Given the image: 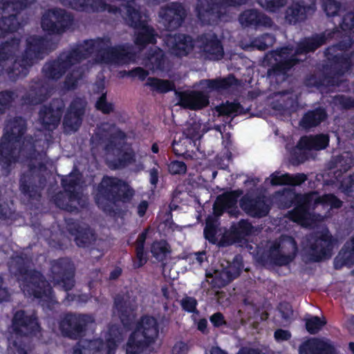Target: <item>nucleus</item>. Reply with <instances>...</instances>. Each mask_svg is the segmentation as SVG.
I'll return each mask as SVG.
<instances>
[{
	"instance_id": "obj_1",
	"label": "nucleus",
	"mask_w": 354,
	"mask_h": 354,
	"mask_svg": "<svg viewBox=\"0 0 354 354\" xmlns=\"http://www.w3.org/2000/svg\"><path fill=\"white\" fill-rule=\"evenodd\" d=\"M64 5H68L72 8L83 11H101L111 10L107 1L110 0H62ZM127 5V21L130 26L136 30L135 43L139 47L146 44H153L156 41L154 30L147 26L148 17L146 14H141L140 9H136L134 5V0H125Z\"/></svg>"
},
{
	"instance_id": "obj_2",
	"label": "nucleus",
	"mask_w": 354,
	"mask_h": 354,
	"mask_svg": "<svg viewBox=\"0 0 354 354\" xmlns=\"http://www.w3.org/2000/svg\"><path fill=\"white\" fill-rule=\"evenodd\" d=\"M101 43L102 41L100 39L86 41L71 52L62 54L57 61L44 66L45 75L48 78L59 79L62 73H66L65 86L68 89L74 88L83 73L80 71V67L77 64L82 58L93 54Z\"/></svg>"
},
{
	"instance_id": "obj_3",
	"label": "nucleus",
	"mask_w": 354,
	"mask_h": 354,
	"mask_svg": "<svg viewBox=\"0 0 354 354\" xmlns=\"http://www.w3.org/2000/svg\"><path fill=\"white\" fill-rule=\"evenodd\" d=\"M6 132L0 142V166L8 170L18 158L33 149L32 138L24 137L26 122L22 118L10 121L6 126Z\"/></svg>"
},
{
	"instance_id": "obj_4",
	"label": "nucleus",
	"mask_w": 354,
	"mask_h": 354,
	"mask_svg": "<svg viewBox=\"0 0 354 354\" xmlns=\"http://www.w3.org/2000/svg\"><path fill=\"white\" fill-rule=\"evenodd\" d=\"M46 43L45 39L35 37H30L27 40L26 59L13 62V58L8 55L15 53L18 49L19 41L13 39L10 42H6L0 46V62H4L2 66L6 68V70L11 78L26 76L27 68L33 64L35 59H40V54L47 50Z\"/></svg>"
},
{
	"instance_id": "obj_5",
	"label": "nucleus",
	"mask_w": 354,
	"mask_h": 354,
	"mask_svg": "<svg viewBox=\"0 0 354 354\" xmlns=\"http://www.w3.org/2000/svg\"><path fill=\"white\" fill-rule=\"evenodd\" d=\"M290 195L293 196L297 207L293 211L289 212L290 219L304 227H312L315 222L322 221L324 218V216L320 215H312L310 212L311 207L314 208L318 205H322L324 207L338 208L342 203L333 194L319 196L316 192H312L306 195L295 194H290Z\"/></svg>"
},
{
	"instance_id": "obj_6",
	"label": "nucleus",
	"mask_w": 354,
	"mask_h": 354,
	"mask_svg": "<svg viewBox=\"0 0 354 354\" xmlns=\"http://www.w3.org/2000/svg\"><path fill=\"white\" fill-rule=\"evenodd\" d=\"M134 190L127 183L116 178L104 177L95 194L96 203L104 211L118 202L127 203L131 200Z\"/></svg>"
},
{
	"instance_id": "obj_7",
	"label": "nucleus",
	"mask_w": 354,
	"mask_h": 354,
	"mask_svg": "<svg viewBox=\"0 0 354 354\" xmlns=\"http://www.w3.org/2000/svg\"><path fill=\"white\" fill-rule=\"evenodd\" d=\"M157 320L145 316L136 322L126 344L127 354H140L149 345L154 343L158 336Z\"/></svg>"
},
{
	"instance_id": "obj_8",
	"label": "nucleus",
	"mask_w": 354,
	"mask_h": 354,
	"mask_svg": "<svg viewBox=\"0 0 354 354\" xmlns=\"http://www.w3.org/2000/svg\"><path fill=\"white\" fill-rule=\"evenodd\" d=\"M12 329L13 334L9 338V349L15 354H28L22 347L23 336L36 333L39 330V326L33 315H28L23 310L17 311L13 317Z\"/></svg>"
},
{
	"instance_id": "obj_9",
	"label": "nucleus",
	"mask_w": 354,
	"mask_h": 354,
	"mask_svg": "<svg viewBox=\"0 0 354 354\" xmlns=\"http://www.w3.org/2000/svg\"><path fill=\"white\" fill-rule=\"evenodd\" d=\"M325 41L326 37L324 35H317L315 37L306 39L301 41L294 53L292 48L285 47L272 53L270 55L276 62L277 68L283 71L290 68L299 61V59L296 57L297 55L315 50L324 44Z\"/></svg>"
},
{
	"instance_id": "obj_10",
	"label": "nucleus",
	"mask_w": 354,
	"mask_h": 354,
	"mask_svg": "<svg viewBox=\"0 0 354 354\" xmlns=\"http://www.w3.org/2000/svg\"><path fill=\"white\" fill-rule=\"evenodd\" d=\"M17 274L21 288L26 295H32L43 301L52 299L51 288L46 281L42 280L39 272L20 268Z\"/></svg>"
},
{
	"instance_id": "obj_11",
	"label": "nucleus",
	"mask_w": 354,
	"mask_h": 354,
	"mask_svg": "<svg viewBox=\"0 0 354 354\" xmlns=\"http://www.w3.org/2000/svg\"><path fill=\"white\" fill-rule=\"evenodd\" d=\"M297 246L290 236H282L271 243L268 252L270 261L277 265H286L295 257Z\"/></svg>"
},
{
	"instance_id": "obj_12",
	"label": "nucleus",
	"mask_w": 354,
	"mask_h": 354,
	"mask_svg": "<svg viewBox=\"0 0 354 354\" xmlns=\"http://www.w3.org/2000/svg\"><path fill=\"white\" fill-rule=\"evenodd\" d=\"M212 6L208 0H199L196 6V12L198 19L203 23L212 24L222 17V10H226L225 6L240 5L246 0H210Z\"/></svg>"
},
{
	"instance_id": "obj_13",
	"label": "nucleus",
	"mask_w": 354,
	"mask_h": 354,
	"mask_svg": "<svg viewBox=\"0 0 354 354\" xmlns=\"http://www.w3.org/2000/svg\"><path fill=\"white\" fill-rule=\"evenodd\" d=\"M34 1L35 0H1L0 1V15H2V19L0 20V36L6 32L16 30L19 26L15 19V14L10 12L22 10Z\"/></svg>"
},
{
	"instance_id": "obj_14",
	"label": "nucleus",
	"mask_w": 354,
	"mask_h": 354,
	"mask_svg": "<svg viewBox=\"0 0 354 354\" xmlns=\"http://www.w3.org/2000/svg\"><path fill=\"white\" fill-rule=\"evenodd\" d=\"M94 323L93 318L85 315H68L60 324V329L63 334L73 339L83 335L84 331Z\"/></svg>"
},
{
	"instance_id": "obj_15",
	"label": "nucleus",
	"mask_w": 354,
	"mask_h": 354,
	"mask_svg": "<svg viewBox=\"0 0 354 354\" xmlns=\"http://www.w3.org/2000/svg\"><path fill=\"white\" fill-rule=\"evenodd\" d=\"M309 241L310 245L308 248L304 246V249L313 261H318L331 256L333 241L328 230L322 232L317 239L311 238Z\"/></svg>"
},
{
	"instance_id": "obj_16",
	"label": "nucleus",
	"mask_w": 354,
	"mask_h": 354,
	"mask_svg": "<svg viewBox=\"0 0 354 354\" xmlns=\"http://www.w3.org/2000/svg\"><path fill=\"white\" fill-rule=\"evenodd\" d=\"M72 22V18L63 10H53L46 12L41 20V27L44 30L53 33L64 32Z\"/></svg>"
},
{
	"instance_id": "obj_17",
	"label": "nucleus",
	"mask_w": 354,
	"mask_h": 354,
	"mask_svg": "<svg viewBox=\"0 0 354 354\" xmlns=\"http://www.w3.org/2000/svg\"><path fill=\"white\" fill-rule=\"evenodd\" d=\"M221 269L214 270L213 273H207V277L212 278L211 283L217 287L224 286L234 279L236 278L242 269L241 261L238 257L230 263L226 262V265L221 264Z\"/></svg>"
},
{
	"instance_id": "obj_18",
	"label": "nucleus",
	"mask_w": 354,
	"mask_h": 354,
	"mask_svg": "<svg viewBox=\"0 0 354 354\" xmlns=\"http://www.w3.org/2000/svg\"><path fill=\"white\" fill-rule=\"evenodd\" d=\"M196 48L206 58L220 59L223 56V48L216 35L207 33L196 41Z\"/></svg>"
},
{
	"instance_id": "obj_19",
	"label": "nucleus",
	"mask_w": 354,
	"mask_h": 354,
	"mask_svg": "<svg viewBox=\"0 0 354 354\" xmlns=\"http://www.w3.org/2000/svg\"><path fill=\"white\" fill-rule=\"evenodd\" d=\"M120 342L119 338H109L106 343V347L104 348V344L100 339L88 341L86 339L80 340L75 348L73 354H97L100 351L104 350L106 354H111L113 352Z\"/></svg>"
},
{
	"instance_id": "obj_20",
	"label": "nucleus",
	"mask_w": 354,
	"mask_h": 354,
	"mask_svg": "<svg viewBox=\"0 0 354 354\" xmlns=\"http://www.w3.org/2000/svg\"><path fill=\"white\" fill-rule=\"evenodd\" d=\"M98 54L100 55L101 58L96 62L100 63L124 64L135 59L134 55L130 51L129 47L124 48V46L101 49Z\"/></svg>"
},
{
	"instance_id": "obj_21",
	"label": "nucleus",
	"mask_w": 354,
	"mask_h": 354,
	"mask_svg": "<svg viewBox=\"0 0 354 354\" xmlns=\"http://www.w3.org/2000/svg\"><path fill=\"white\" fill-rule=\"evenodd\" d=\"M159 17L168 29H176L181 25L185 17V10L181 4L171 3L161 8Z\"/></svg>"
},
{
	"instance_id": "obj_22",
	"label": "nucleus",
	"mask_w": 354,
	"mask_h": 354,
	"mask_svg": "<svg viewBox=\"0 0 354 354\" xmlns=\"http://www.w3.org/2000/svg\"><path fill=\"white\" fill-rule=\"evenodd\" d=\"M165 41L170 53L178 57L187 55L196 48V41L194 44L192 38L185 35H169Z\"/></svg>"
},
{
	"instance_id": "obj_23",
	"label": "nucleus",
	"mask_w": 354,
	"mask_h": 354,
	"mask_svg": "<svg viewBox=\"0 0 354 354\" xmlns=\"http://www.w3.org/2000/svg\"><path fill=\"white\" fill-rule=\"evenodd\" d=\"M64 103L60 100H54L49 107H44L39 113V119L46 129L53 130L59 124Z\"/></svg>"
},
{
	"instance_id": "obj_24",
	"label": "nucleus",
	"mask_w": 354,
	"mask_h": 354,
	"mask_svg": "<svg viewBox=\"0 0 354 354\" xmlns=\"http://www.w3.org/2000/svg\"><path fill=\"white\" fill-rule=\"evenodd\" d=\"M240 207L247 214L253 217L265 216L269 212V206L263 198L249 194L241 199Z\"/></svg>"
},
{
	"instance_id": "obj_25",
	"label": "nucleus",
	"mask_w": 354,
	"mask_h": 354,
	"mask_svg": "<svg viewBox=\"0 0 354 354\" xmlns=\"http://www.w3.org/2000/svg\"><path fill=\"white\" fill-rule=\"evenodd\" d=\"M240 195L239 192H232L218 196L214 205V214L221 216L225 210L230 215L236 216L239 212L236 205Z\"/></svg>"
},
{
	"instance_id": "obj_26",
	"label": "nucleus",
	"mask_w": 354,
	"mask_h": 354,
	"mask_svg": "<svg viewBox=\"0 0 354 354\" xmlns=\"http://www.w3.org/2000/svg\"><path fill=\"white\" fill-rule=\"evenodd\" d=\"M335 348L330 340L311 338L304 342L299 349V354H334Z\"/></svg>"
},
{
	"instance_id": "obj_27",
	"label": "nucleus",
	"mask_w": 354,
	"mask_h": 354,
	"mask_svg": "<svg viewBox=\"0 0 354 354\" xmlns=\"http://www.w3.org/2000/svg\"><path fill=\"white\" fill-rule=\"evenodd\" d=\"M315 10V2L308 4L305 1H296L288 8L286 19L290 24L302 21L310 16Z\"/></svg>"
},
{
	"instance_id": "obj_28",
	"label": "nucleus",
	"mask_w": 354,
	"mask_h": 354,
	"mask_svg": "<svg viewBox=\"0 0 354 354\" xmlns=\"http://www.w3.org/2000/svg\"><path fill=\"white\" fill-rule=\"evenodd\" d=\"M180 104L190 109H201L209 104V96L204 91L184 92L180 94Z\"/></svg>"
},
{
	"instance_id": "obj_29",
	"label": "nucleus",
	"mask_w": 354,
	"mask_h": 354,
	"mask_svg": "<svg viewBox=\"0 0 354 354\" xmlns=\"http://www.w3.org/2000/svg\"><path fill=\"white\" fill-rule=\"evenodd\" d=\"M328 142L329 138L327 135L304 136L300 139L297 149L299 151L321 150L327 147Z\"/></svg>"
},
{
	"instance_id": "obj_30",
	"label": "nucleus",
	"mask_w": 354,
	"mask_h": 354,
	"mask_svg": "<svg viewBox=\"0 0 354 354\" xmlns=\"http://www.w3.org/2000/svg\"><path fill=\"white\" fill-rule=\"evenodd\" d=\"M252 230V226L247 221L241 220L237 224L232 226L230 231L224 236V239L227 244L238 242L249 235Z\"/></svg>"
},
{
	"instance_id": "obj_31",
	"label": "nucleus",
	"mask_w": 354,
	"mask_h": 354,
	"mask_svg": "<svg viewBox=\"0 0 354 354\" xmlns=\"http://www.w3.org/2000/svg\"><path fill=\"white\" fill-rule=\"evenodd\" d=\"M239 21L243 26L257 25L268 26L271 25V20L269 17L255 10L244 11L239 16Z\"/></svg>"
},
{
	"instance_id": "obj_32",
	"label": "nucleus",
	"mask_w": 354,
	"mask_h": 354,
	"mask_svg": "<svg viewBox=\"0 0 354 354\" xmlns=\"http://www.w3.org/2000/svg\"><path fill=\"white\" fill-rule=\"evenodd\" d=\"M306 179V176L304 174L290 175L276 171L270 176V183L273 185H299L305 182Z\"/></svg>"
},
{
	"instance_id": "obj_33",
	"label": "nucleus",
	"mask_w": 354,
	"mask_h": 354,
	"mask_svg": "<svg viewBox=\"0 0 354 354\" xmlns=\"http://www.w3.org/2000/svg\"><path fill=\"white\" fill-rule=\"evenodd\" d=\"M75 104L71 106L70 111L66 114L64 120L65 131L68 133L75 131L81 124L80 116L83 113V105L80 103V107L75 108Z\"/></svg>"
},
{
	"instance_id": "obj_34",
	"label": "nucleus",
	"mask_w": 354,
	"mask_h": 354,
	"mask_svg": "<svg viewBox=\"0 0 354 354\" xmlns=\"http://www.w3.org/2000/svg\"><path fill=\"white\" fill-rule=\"evenodd\" d=\"M234 78L228 77L224 79L218 80H203L200 82L199 84L205 92H211L212 91H221L227 88L233 84Z\"/></svg>"
},
{
	"instance_id": "obj_35",
	"label": "nucleus",
	"mask_w": 354,
	"mask_h": 354,
	"mask_svg": "<svg viewBox=\"0 0 354 354\" xmlns=\"http://www.w3.org/2000/svg\"><path fill=\"white\" fill-rule=\"evenodd\" d=\"M326 117V112L322 109L308 111L304 115L300 122V125L304 128H310L320 124Z\"/></svg>"
},
{
	"instance_id": "obj_36",
	"label": "nucleus",
	"mask_w": 354,
	"mask_h": 354,
	"mask_svg": "<svg viewBox=\"0 0 354 354\" xmlns=\"http://www.w3.org/2000/svg\"><path fill=\"white\" fill-rule=\"evenodd\" d=\"M115 306L114 314H117L124 326L128 325L129 321L134 318L132 309L127 306L126 301H120L119 298L115 299Z\"/></svg>"
},
{
	"instance_id": "obj_37",
	"label": "nucleus",
	"mask_w": 354,
	"mask_h": 354,
	"mask_svg": "<svg viewBox=\"0 0 354 354\" xmlns=\"http://www.w3.org/2000/svg\"><path fill=\"white\" fill-rule=\"evenodd\" d=\"M147 84L153 91L159 93H167L174 90L175 88L174 84L172 82L151 77L147 80Z\"/></svg>"
},
{
	"instance_id": "obj_38",
	"label": "nucleus",
	"mask_w": 354,
	"mask_h": 354,
	"mask_svg": "<svg viewBox=\"0 0 354 354\" xmlns=\"http://www.w3.org/2000/svg\"><path fill=\"white\" fill-rule=\"evenodd\" d=\"M219 115H236L243 113V108L238 103L227 102L216 107Z\"/></svg>"
},
{
	"instance_id": "obj_39",
	"label": "nucleus",
	"mask_w": 354,
	"mask_h": 354,
	"mask_svg": "<svg viewBox=\"0 0 354 354\" xmlns=\"http://www.w3.org/2000/svg\"><path fill=\"white\" fill-rule=\"evenodd\" d=\"M151 252L156 259L162 261L170 252V250L166 241H160L153 243L151 247Z\"/></svg>"
},
{
	"instance_id": "obj_40",
	"label": "nucleus",
	"mask_w": 354,
	"mask_h": 354,
	"mask_svg": "<svg viewBox=\"0 0 354 354\" xmlns=\"http://www.w3.org/2000/svg\"><path fill=\"white\" fill-rule=\"evenodd\" d=\"M147 230L140 234L136 241V257L138 266H142L147 262V256L144 252V244L147 237Z\"/></svg>"
},
{
	"instance_id": "obj_41",
	"label": "nucleus",
	"mask_w": 354,
	"mask_h": 354,
	"mask_svg": "<svg viewBox=\"0 0 354 354\" xmlns=\"http://www.w3.org/2000/svg\"><path fill=\"white\" fill-rule=\"evenodd\" d=\"M326 324V320L324 317L320 318L317 316L310 317L306 320V330L310 334L318 333Z\"/></svg>"
},
{
	"instance_id": "obj_42",
	"label": "nucleus",
	"mask_w": 354,
	"mask_h": 354,
	"mask_svg": "<svg viewBox=\"0 0 354 354\" xmlns=\"http://www.w3.org/2000/svg\"><path fill=\"white\" fill-rule=\"evenodd\" d=\"M334 164V167L339 168L341 171H346L351 167L353 158L349 152H344L335 159Z\"/></svg>"
},
{
	"instance_id": "obj_43",
	"label": "nucleus",
	"mask_w": 354,
	"mask_h": 354,
	"mask_svg": "<svg viewBox=\"0 0 354 354\" xmlns=\"http://www.w3.org/2000/svg\"><path fill=\"white\" fill-rule=\"evenodd\" d=\"M93 233L90 229L78 231L75 234V241L77 245L84 247L93 239Z\"/></svg>"
},
{
	"instance_id": "obj_44",
	"label": "nucleus",
	"mask_w": 354,
	"mask_h": 354,
	"mask_svg": "<svg viewBox=\"0 0 354 354\" xmlns=\"http://www.w3.org/2000/svg\"><path fill=\"white\" fill-rule=\"evenodd\" d=\"M286 1V0H257L262 8L270 12H275L283 7Z\"/></svg>"
},
{
	"instance_id": "obj_45",
	"label": "nucleus",
	"mask_w": 354,
	"mask_h": 354,
	"mask_svg": "<svg viewBox=\"0 0 354 354\" xmlns=\"http://www.w3.org/2000/svg\"><path fill=\"white\" fill-rule=\"evenodd\" d=\"M274 43V38L271 35H264L256 39L252 42V46L259 50H266L272 46Z\"/></svg>"
},
{
	"instance_id": "obj_46",
	"label": "nucleus",
	"mask_w": 354,
	"mask_h": 354,
	"mask_svg": "<svg viewBox=\"0 0 354 354\" xmlns=\"http://www.w3.org/2000/svg\"><path fill=\"white\" fill-rule=\"evenodd\" d=\"M80 176L75 171L62 179V185L67 192H71V188H75L79 184Z\"/></svg>"
},
{
	"instance_id": "obj_47",
	"label": "nucleus",
	"mask_w": 354,
	"mask_h": 354,
	"mask_svg": "<svg viewBox=\"0 0 354 354\" xmlns=\"http://www.w3.org/2000/svg\"><path fill=\"white\" fill-rule=\"evenodd\" d=\"M323 8L328 16H335L339 11L340 3L337 0H324Z\"/></svg>"
},
{
	"instance_id": "obj_48",
	"label": "nucleus",
	"mask_w": 354,
	"mask_h": 354,
	"mask_svg": "<svg viewBox=\"0 0 354 354\" xmlns=\"http://www.w3.org/2000/svg\"><path fill=\"white\" fill-rule=\"evenodd\" d=\"M343 256L347 263H354V238L345 244Z\"/></svg>"
},
{
	"instance_id": "obj_49",
	"label": "nucleus",
	"mask_w": 354,
	"mask_h": 354,
	"mask_svg": "<svg viewBox=\"0 0 354 354\" xmlns=\"http://www.w3.org/2000/svg\"><path fill=\"white\" fill-rule=\"evenodd\" d=\"M56 283L63 287L66 291L71 290L74 285L73 274L71 272L64 273L62 279L56 281Z\"/></svg>"
},
{
	"instance_id": "obj_50",
	"label": "nucleus",
	"mask_w": 354,
	"mask_h": 354,
	"mask_svg": "<svg viewBox=\"0 0 354 354\" xmlns=\"http://www.w3.org/2000/svg\"><path fill=\"white\" fill-rule=\"evenodd\" d=\"M182 308L189 312L193 313L196 309L197 301L192 297H185L180 301Z\"/></svg>"
},
{
	"instance_id": "obj_51",
	"label": "nucleus",
	"mask_w": 354,
	"mask_h": 354,
	"mask_svg": "<svg viewBox=\"0 0 354 354\" xmlns=\"http://www.w3.org/2000/svg\"><path fill=\"white\" fill-rule=\"evenodd\" d=\"M168 170L171 174H182L186 172L187 167L183 162L176 160L168 165Z\"/></svg>"
},
{
	"instance_id": "obj_52",
	"label": "nucleus",
	"mask_w": 354,
	"mask_h": 354,
	"mask_svg": "<svg viewBox=\"0 0 354 354\" xmlns=\"http://www.w3.org/2000/svg\"><path fill=\"white\" fill-rule=\"evenodd\" d=\"M96 108L104 113H109L113 109V105L106 100L105 93H103L96 102Z\"/></svg>"
},
{
	"instance_id": "obj_53",
	"label": "nucleus",
	"mask_w": 354,
	"mask_h": 354,
	"mask_svg": "<svg viewBox=\"0 0 354 354\" xmlns=\"http://www.w3.org/2000/svg\"><path fill=\"white\" fill-rule=\"evenodd\" d=\"M13 100V93L10 92L0 93V113H2Z\"/></svg>"
},
{
	"instance_id": "obj_54",
	"label": "nucleus",
	"mask_w": 354,
	"mask_h": 354,
	"mask_svg": "<svg viewBox=\"0 0 354 354\" xmlns=\"http://www.w3.org/2000/svg\"><path fill=\"white\" fill-rule=\"evenodd\" d=\"M341 28L345 31L354 28V12H349L344 17Z\"/></svg>"
},
{
	"instance_id": "obj_55",
	"label": "nucleus",
	"mask_w": 354,
	"mask_h": 354,
	"mask_svg": "<svg viewBox=\"0 0 354 354\" xmlns=\"http://www.w3.org/2000/svg\"><path fill=\"white\" fill-rule=\"evenodd\" d=\"M354 187V176H349L344 178L341 181V189L343 192H349Z\"/></svg>"
},
{
	"instance_id": "obj_56",
	"label": "nucleus",
	"mask_w": 354,
	"mask_h": 354,
	"mask_svg": "<svg viewBox=\"0 0 354 354\" xmlns=\"http://www.w3.org/2000/svg\"><path fill=\"white\" fill-rule=\"evenodd\" d=\"M204 234L207 239L209 241H214L215 237V227L212 223H211L209 218H207L206 225L204 229Z\"/></svg>"
},
{
	"instance_id": "obj_57",
	"label": "nucleus",
	"mask_w": 354,
	"mask_h": 354,
	"mask_svg": "<svg viewBox=\"0 0 354 354\" xmlns=\"http://www.w3.org/2000/svg\"><path fill=\"white\" fill-rule=\"evenodd\" d=\"M335 104H339L343 108H351L354 106V100L345 97L344 96H337L335 99Z\"/></svg>"
},
{
	"instance_id": "obj_58",
	"label": "nucleus",
	"mask_w": 354,
	"mask_h": 354,
	"mask_svg": "<svg viewBox=\"0 0 354 354\" xmlns=\"http://www.w3.org/2000/svg\"><path fill=\"white\" fill-rule=\"evenodd\" d=\"M133 153L131 150L126 151L122 157L120 159L118 164L116 165L117 167H124L126 165L131 162L133 160Z\"/></svg>"
},
{
	"instance_id": "obj_59",
	"label": "nucleus",
	"mask_w": 354,
	"mask_h": 354,
	"mask_svg": "<svg viewBox=\"0 0 354 354\" xmlns=\"http://www.w3.org/2000/svg\"><path fill=\"white\" fill-rule=\"evenodd\" d=\"M280 311L283 317L287 321L290 320L293 316V311L291 306L288 304H281Z\"/></svg>"
},
{
	"instance_id": "obj_60",
	"label": "nucleus",
	"mask_w": 354,
	"mask_h": 354,
	"mask_svg": "<svg viewBox=\"0 0 354 354\" xmlns=\"http://www.w3.org/2000/svg\"><path fill=\"white\" fill-rule=\"evenodd\" d=\"M127 75L132 77H138L139 79L142 80L148 75V73L142 68L138 67L129 71Z\"/></svg>"
},
{
	"instance_id": "obj_61",
	"label": "nucleus",
	"mask_w": 354,
	"mask_h": 354,
	"mask_svg": "<svg viewBox=\"0 0 354 354\" xmlns=\"http://www.w3.org/2000/svg\"><path fill=\"white\" fill-rule=\"evenodd\" d=\"M290 337V333L288 330L279 329L274 332V338L277 341L288 340Z\"/></svg>"
},
{
	"instance_id": "obj_62",
	"label": "nucleus",
	"mask_w": 354,
	"mask_h": 354,
	"mask_svg": "<svg viewBox=\"0 0 354 354\" xmlns=\"http://www.w3.org/2000/svg\"><path fill=\"white\" fill-rule=\"evenodd\" d=\"M211 322L216 327L221 326L225 323L224 317L220 313H216L210 317Z\"/></svg>"
},
{
	"instance_id": "obj_63",
	"label": "nucleus",
	"mask_w": 354,
	"mask_h": 354,
	"mask_svg": "<svg viewBox=\"0 0 354 354\" xmlns=\"http://www.w3.org/2000/svg\"><path fill=\"white\" fill-rule=\"evenodd\" d=\"M149 60L152 64L153 62H156V66L152 67V69L153 71L158 70V69H162L161 66H160L161 61H162L161 52H160V53L156 54V55H152L151 57H149Z\"/></svg>"
},
{
	"instance_id": "obj_64",
	"label": "nucleus",
	"mask_w": 354,
	"mask_h": 354,
	"mask_svg": "<svg viewBox=\"0 0 354 354\" xmlns=\"http://www.w3.org/2000/svg\"><path fill=\"white\" fill-rule=\"evenodd\" d=\"M150 183L156 186L158 180V171L156 168H153L149 171Z\"/></svg>"
}]
</instances>
